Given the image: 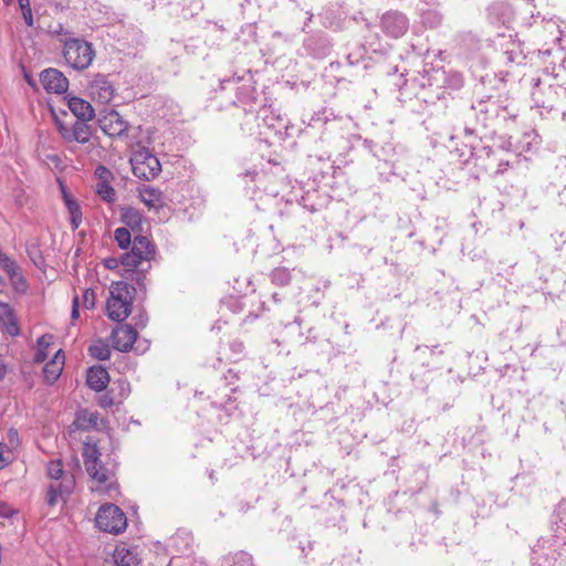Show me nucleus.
Listing matches in <instances>:
<instances>
[{
	"label": "nucleus",
	"mask_w": 566,
	"mask_h": 566,
	"mask_svg": "<svg viewBox=\"0 0 566 566\" xmlns=\"http://www.w3.org/2000/svg\"><path fill=\"white\" fill-rule=\"evenodd\" d=\"M109 382V375L102 366H92L87 369L86 384L94 391L104 390Z\"/></svg>",
	"instance_id": "16"
},
{
	"label": "nucleus",
	"mask_w": 566,
	"mask_h": 566,
	"mask_svg": "<svg viewBox=\"0 0 566 566\" xmlns=\"http://www.w3.org/2000/svg\"><path fill=\"white\" fill-rule=\"evenodd\" d=\"M2 507L3 510H0V514L3 516L10 515V510L4 504L2 505Z\"/></svg>",
	"instance_id": "51"
},
{
	"label": "nucleus",
	"mask_w": 566,
	"mask_h": 566,
	"mask_svg": "<svg viewBox=\"0 0 566 566\" xmlns=\"http://www.w3.org/2000/svg\"><path fill=\"white\" fill-rule=\"evenodd\" d=\"M380 28L388 38L399 39L408 31L409 19L400 11L389 10L381 15Z\"/></svg>",
	"instance_id": "6"
},
{
	"label": "nucleus",
	"mask_w": 566,
	"mask_h": 566,
	"mask_svg": "<svg viewBox=\"0 0 566 566\" xmlns=\"http://www.w3.org/2000/svg\"><path fill=\"white\" fill-rule=\"evenodd\" d=\"M52 336L51 335H42L39 339H38V346L39 348H43L44 350L50 346V340H51Z\"/></svg>",
	"instance_id": "39"
},
{
	"label": "nucleus",
	"mask_w": 566,
	"mask_h": 566,
	"mask_svg": "<svg viewBox=\"0 0 566 566\" xmlns=\"http://www.w3.org/2000/svg\"><path fill=\"white\" fill-rule=\"evenodd\" d=\"M139 191V198L140 200L148 207V208H160L164 203L163 192L154 187L150 186H143L138 189Z\"/></svg>",
	"instance_id": "20"
},
{
	"label": "nucleus",
	"mask_w": 566,
	"mask_h": 566,
	"mask_svg": "<svg viewBox=\"0 0 566 566\" xmlns=\"http://www.w3.org/2000/svg\"><path fill=\"white\" fill-rule=\"evenodd\" d=\"M15 290L24 292L27 290V281L23 277L22 273L19 272V276H15L14 280H11Z\"/></svg>",
	"instance_id": "38"
},
{
	"label": "nucleus",
	"mask_w": 566,
	"mask_h": 566,
	"mask_svg": "<svg viewBox=\"0 0 566 566\" xmlns=\"http://www.w3.org/2000/svg\"><path fill=\"white\" fill-rule=\"evenodd\" d=\"M137 339V331L130 325H119L112 333L113 345L120 352H129Z\"/></svg>",
	"instance_id": "14"
},
{
	"label": "nucleus",
	"mask_w": 566,
	"mask_h": 566,
	"mask_svg": "<svg viewBox=\"0 0 566 566\" xmlns=\"http://www.w3.org/2000/svg\"><path fill=\"white\" fill-rule=\"evenodd\" d=\"M273 284L279 286H286L291 283V272L286 268H275L270 274Z\"/></svg>",
	"instance_id": "25"
},
{
	"label": "nucleus",
	"mask_w": 566,
	"mask_h": 566,
	"mask_svg": "<svg viewBox=\"0 0 566 566\" xmlns=\"http://www.w3.org/2000/svg\"><path fill=\"white\" fill-rule=\"evenodd\" d=\"M436 349H438V346H434V347L431 349V352H432V353H434V352H436Z\"/></svg>",
	"instance_id": "58"
},
{
	"label": "nucleus",
	"mask_w": 566,
	"mask_h": 566,
	"mask_svg": "<svg viewBox=\"0 0 566 566\" xmlns=\"http://www.w3.org/2000/svg\"><path fill=\"white\" fill-rule=\"evenodd\" d=\"M67 104L77 120H90L94 117V109L87 101L80 97H71Z\"/></svg>",
	"instance_id": "19"
},
{
	"label": "nucleus",
	"mask_w": 566,
	"mask_h": 566,
	"mask_svg": "<svg viewBox=\"0 0 566 566\" xmlns=\"http://www.w3.org/2000/svg\"><path fill=\"white\" fill-rule=\"evenodd\" d=\"M84 465L88 475L97 483V489L106 490V483L112 478V472L99 461V451L93 446H87L83 453Z\"/></svg>",
	"instance_id": "5"
},
{
	"label": "nucleus",
	"mask_w": 566,
	"mask_h": 566,
	"mask_svg": "<svg viewBox=\"0 0 566 566\" xmlns=\"http://www.w3.org/2000/svg\"><path fill=\"white\" fill-rule=\"evenodd\" d=\"M48 475L56 481H61L63 476H70L71 474H67L63 470V464L61 460H54L50 461L46 467Z\"/></svg>",
	"instance_id": "30"
},
{
	"label": "nucleus",
	"mask_w": 566,
	"mask_h": 566,
	"mask_svg": "<svg viewBox=\"0 0 566 566\" xmlns=\"http://www.w3.org/2000/svg\"><path fill=\"white\" fill-rule=\"evenodd\" d=\"M539 85L541 78H533L534 88L532 91V99L536 107L544 108L549 112L555 107L556 90L552 85L542 90Z\"/></svg>",
	"instance_id": "13"
},
{
	"label": "nucleus",
	"mask_w": 566,
	"mask_h": 566,
	"mask_svg": "<svg viewBox=\"0 0 566 566\" xmlns=\"http://www.w3.org/2000/svg\"><path fill=\"white\" fill-rule=\"evenodd\" d=\"M56 127L62 138L67 143L76 142L85 144L90 142L92 136V128L86 120H75L72 126L56 120Z\"/></svg>",
	"instance_id": "7"
},
{
	"label": "nucleus",
	"mask_w": 566,
	"mask_h": 566,
	"mask_svg": "<svg viewBox=\"0 0 566 566\" xmlns=\"http://www.w3.org/2000/svg\"><path fill=\"white\" fill-rule=\"evenodd\" d=\"M273 300H274L275 302H279V301H280V300H279V296H277V294H276V293H274V294H273Z\"/></svg>",
	"instance_id": "55"
},
{
	"label": "nucleus",
	"mask_w": 566,
	"mask_h": 566,
	"mask_svg": "<svg viewBox=\"0 0 566 566\" xmlns=\"http://www.w3.org/2000/svg\"><path fill=\"white\" fill-rule=\"evenodd\" d=\"M96 526L106 533L119 534L127 526L124 512L114 504H104L98 509L95 517Z\"/></svg>",
	"instance_id": "4"
},
{
	"label": "nucleus",
	"mask_w": 566,
	"mask_h": 566,
	"mask_svg": "<svg viewBox=\"0 0 566 566\" xmlns=\"http://www.w3.org/2000/svg\"><path fill=\"white\" fill-rule=\"evenodd\" d=\"M228 348L230 353L226 357L227 360L235 363L243 358L244 345L241 340L233 339L232 342L229 343Z\"/></svg>",
	"instance_id": "27"
},
{
	"label": "nucleus",
	"mask_w": 566,
	"mask_h": 566,
	"mask_svg": "<svg viewBox=\"0 0 566 566\" xmlns=\"http://www.w3.org/2000/svg\"><path fill=\"white\" fill-rule=\"evenodd\" d=\"M0 265L9 275L10 280H14L15 276H19V272H21L20 266L12 261L8 255H4L0 260Z\"/></svg>",
	"instance_id": "31"
},
{
	"label": "nucleus",
	"mask_w": 566,
	"mask_h": 566,
	"mask_svg": "<svg viewBox=\"0 0 566 566\" xmlns=\"http://www.w3.org/2000/svg\"><path fill=\"white\" fill-rule=\"evenodd\" d=\"M228 374L230 375L231 379H238V376L232 373V370H229Z\"/></svg>",
	"instance_id": "53"
},
{
	"label": "nucleus",
	"mask_w": 566,
	"mask_h": 566,
	"mask_svg": "<svg viewBox=\"0 0 566 566\" xmlns=\"http://www.w3.org/2000/svg\"><path fill=\"white\" fill-rule=\"evenodd\" d=\"M13 0H3L6 4H10Z\"/></svg>",
	"instance_id": "56"
},
{
	"label": "nucleus",
	"mask_w": 566,
	"mask_h": 566,
	"mask_svg": "<svg viewBox=\"0 0 566 566\" xmlns=\"http://www.w3.org/2000/svg\"><path fill=\"white\" fill-rule=\"evenodd\" d=\"M22 15H23V19H24L25 24H27L28 27H33V24H34V20H33L32 10L23 11V12H22Z\"/></svg>",
	"instance_id": "43"
},
{
	"label": "nucleus",
	"mask_w": 566,
	"mask_h": 566,
	"mask_svg": "<svg viewBox=\"0 0 566 566\" xmlns=\"http://www.w3.org/2000/svg\"><path fill=\"white\" fill-rule=\"evenodd\" d=\"M64 201H65V206H66L70 214L78 216V213H82L78 203L75 200H73L69 195H66L65 192H64Z\"/></svg>",
	"instance_id": "35"
},
{
	"label": "nucleus",
	"mask_w": 566,
	"mask_h": 566,
	"mask_svg": "<svg viewBox=\"0 0 566 566\" xmlns=\"http://www.w3.org/2000/svg\"><path fill=\"white\" fill-rule=\"evenodd\" d=\"M133 174L143 180L154 179L161 171L158 158L147 148H139L130 157Z\"/></svg>",
	"instance_id": "3"
},
{
	"label": "nucleus",
	"mask_w": 566,
	"mask_h": 566,
	"mask_svg": "<svg viewBox=\"0 0 566 566\" xmlns=\"http://www.w3.org/2000/svg\"><path fill=\"white\" fill-rule=\"evenodd\" d=\"M111 297L107 300V315L115 322H122L132 312V293L126 282H114L111 285Z\"/></svg>",
	"instance_id": "2"
},
{
	"label": "nucleus",
	"mask_w": 566,
	"mask_h": 566,
	"mask_svg": "<svg viewBox=\"0 0 566 566\" xmlns=\"http://www.w3.org/2000/svg\"><path fill=\"white\" fill-rule=\"evenodd\" d=\"M82 221V213H78V216L71 214V222L74 229L78 228L80 223Z\"/></svg>",
	"instance_id": "47"
},
{
	"label": "nucleus",
	"mask_w": 566,
	"mask_h": 566,
	"mask_svg": "<svg viewBox=\"0 0 566 566\" xmlns=\"http://www.w3.org/2000/svg\"><path fill=\"white\" fill-rule=\"evenodd\" d=\"M40 81L49 93L62 94L67 91L69 80L56 69H46L41 72Z\"/></svg>",
	"instance_id": "11"
},
{
	"label": "nucleus",
	"mask_w": 566,
	"mask_h": 566,
	"mask_svg": "<svg viewBox=\"0 0 566 566\" xmlns=\"http://www.w3.org/2000/svg\"><path fill=\"white\" fill-rule=\"evenodd\" d=\"M4 255H6V254H4V253H2V252L0 251V260H1Z\"/></svg>",
	"instance_id": "57"
},
{
	"label": "nucleus",
	"mask_w": 566,
	"mask_h": 566,
	"mask_svg": "<svg viewBox=\"0 0 566 566\" xmlns=\"http://www.w3.org/2000/svg\"><path fill=\"white\" fill-rule=\"evenodd\" d=\"M83 306L91 310L95 306V292L92 289H86L83 293Z\"/></svg>",
	"instance_id": "34"
},
{
	"label": "nucleus",
	"mask_w": 566,
	"mask_h": 566,
	"mask_svg": "<svg viewBox=\"0 0 566 566\" xmlns=\"http://www.w3.org/2000/svg\"><path fill=\"white\" fill-rule=\"evenodd\" d=\"M231 401V397L228 396L227 400H213L212 401V405L217 408H223L226 407L227 403H229Z\"/></svg>",
	"instance_id": "48"
},
{
	"label": "nucleus",
	"mask_w": 566,
	"mask_h": 566,
	"mask_svg": "<svg viewBox=\"0 0 566 566\" xmlns=\"http://www.w3.org/2000/svg\"><path fill=\"white\" fill-rule=\"evenodd\" d=\"M114 403H115L114 398L109 391L102 395L98 399V405L105 409L111 408Z\"/></svg>",
	"instance_id": "36"
},
{
	"label": "nucleus",
	"mask_w": 566,
	"mask_h": 566,
	"mask_svg": "<svg viewBox=\"0 0 566 566\" xmlns=\"http://www.w3.org/2000/svg\"><path fill=\"white\" fill-rule=\"evenodd\" d=\"M132 234H134L130 230H128L126 227L117 228L114 232V239L117 242V245L126 250L132 242Z\"/></svg>",
	"instance_id": "29"
},
{
	"label": "nucleus",
	"mask_w": 566,
	"mask_h": 566,
	"mask_svg": "<svg viewBox=\"0 0 566 566\" xmlns=\"http://www.w3.org/2000/svg\"><path fill=\"white\" fill-rule=\"evenodd\" d=\"M119 389H120V396L122 398H125L128 396L129 394V384L126 382V381H120L119 382Z\"/></svg>",
	"instance_id": "45"
},
{
	"label": "nucleus",
	"mask_w": 566,
	"mask_h": 566,
	"mask_svg": "<svg viewBox=\"0 0 566 566\" xmlns=\"http://www.w3.org/2000/svg\"><path fill=\"white\" fill-rule=\"evenodd\" d=\"M102 419L96 411L82 409L76 413L74 426L83 431L96 430L99 428Z\"/></svg>",
	"instance_id": "18"
},
{
	"label": "nucleus",
	"mask_w": 566,
	"mask_h": 566,
	"mask_svg": "<svg viewBox=\"0 0 566 566\" xmlns=\"http://www.w3.org/2000/svg\"><path fill=\"white\" fill-rule=\"evenodd\" d=\"M134 319H135V324H136L137 327L144 328L146 326V324H147V319L148 318H147V315L145 313H140L138 315V317L135 316Z\"/></svg>",
	"instance_id": "40"
},
{
	"label": "nucleus",
	"mask_w": 566,
	"mask_h": 566,
	"mask_svg": "<svg viewBox=\"0 0 566 566\" xmlns=\"http://www.w3.org/2000/svg\"><path fill=\"white\" fill-rule=\"evenodd\" d=\"M443 15L436 9H429L422 12L421 21L428 28H437L442 23Z\"/></svg>",
	"instance_id": "26"
},
{
	"label": "nucleus",
	"mask_w": 566,
	"mask_h": 566,
	"mask_svg": "<svg viewBox=\"0 0 566 566\" xmlns=\"http://www.w3.org/2000/svg\"><path fill=\"white\" fill-rule=\"evenodd\" d=\"M74 486L75 479L73 475L63 476L61 481L50 483L46 492V503L50 506H55L60 501L65 502Z\"/></svg>",
	"instance_id": "10"
},
{
	"label": "nucleus",
	"mask_w": 566,
	"mask_h": 566,
	"mask_svg": "<svg viewBox=\"0 0 566 566\" xmlns=\"http://www.w3.org/2000/svg\"><path fill=\"white\" fill-rule=\"evenodd\" d=\"M53 360H56V361H63L64 363V355H61V350H59L54 357Z\"/></svg>",
	"instance_id": "50"
},
{
	"label": "nucleus",
	"mask_w": 566,
	"mask_h": 566,
	"mask_svg": "<svg viewBox=\"0 0 566 566\" xmlns=\"http://www.w3.org/2000/svg\"><path fill=\"white\" fill-rule=\"evenodd\" d=\"M99 128L109 137H122L128 130L129 124L115 111L98 118Z\"/></svg>",
	"instance_id": "9"
},
{
	"label": "nucleus",
	"mask_w": 566,
	"mask_h": 566,
	"mask_svg": "<svg viewBox=\"0 0 566 566\" xmlns=\"http://www.w3.org/2000/svg\"><path fill=\"white\" fill-rule=\"evenodd\" d=\"M0 319L6 325L7 332L10 335H19L20 327L18 325L17 317L14 315L12 307L7 303L0 302Z\"/></svg>",
	"instance_id": "21"
},
{
	"label": "nucleus",
	"mask_w": 566,
	"mask_h": 566,
	"mask_svg": "<svg viewBox=\"0 0 566 566\" xmlns=\"http://www.w3.org/2000/svg\"><path fill=\"white\" fill-rule=\"evenodd\" d=\"M18 3H19L21 12L27 11V10H32L30 0H18Z\"/></svg>",
	"instance_id": "46"
},
{
	"label": "nucleus",
	"mask_w": 566,
	"mask_h": 566,
	"mask_svg": "<svg viewBox=\"0 0 566 566\" xmlns=\"http://www.w3.org/2000/svg\"><path fill=\"white\" fill-rule=\"evenodd\" d=\"M130 252L135 256H140L143 262H149L155 258L156 248L147 237L136 234L133 240Z\"/></svg>",
	"instance_id": "15"
},
{
	"label": "nucleus",
	"mask_w": 566,
	"mask_h": 566,
	"mask_svg": "<svg viewBox=\"0 0 566 566\" xmlns=\"http://www.w3.org/2000/svg\"><path fill=\"white\" fill-rule=\"evenodd\" d=\"M2 448V444L0 443V449ZM6 460L2 455V452H0V463H3Z\"/></svg>",
	"instance_id": "54"
},
{
	"label": "nucleus",
	"mask_w": 566,
	"mask_h": 566,
	"mask_svg": "<svg viewBox=\"0 0 566 566\" xmlns=\"http://www.w3.org/2000/svg\"><path fill=\"white\" fill-rule=\"evenodd\" d=\"M96 192L97 195L106 202L112 203L116 200L115 189L112 187L111 182H96Z\"/></svg>",
	"instance_id": "28"
},
{
	"label": "nucleus",
	"mask_w": 566,
	"mask_h": 566,
	"mask_svg": "<svg viewBox=\"0 0 566 566\" xmlns=\"http://www.w3.org/2000/svg\"><path fill=\"white\" fill-rule=\"evenodd\" d=\"M46 357H48L46 352L43 348H38L35 356H34V361L43 363L46 359Z\"/></svg>",
	"instance_id": "44"
},
{
	"label": "nucleus",
	"mask_w": 566,
	"mask_h": 566,
	"mask_svg": "<svg viewBox=\"0 0 566 566\" xmlns=\"http://www.w3.org/2000/svg\"><path fill=\"white\" fill-rule=\"evenodd\" d=\"M229 566H254L253 557L245 552H238L231 557Z\"/></svg>",
	"instance_id": "32"
},
{
	"label": "nucleus",
	"mask_w": 566,
	"mask_h": 566,
	"mask_svg": "<svg viewBox=\"0 0 566 566\" xmlns=\"http://www.w3.org/2000/svg\"><path fill=\"white\" fill-rule=\"evenodd\" d=\"M95 176L97 178V182H112L113 174L105 166L99 165L95 170Z\"/></svg>",
	"instance_id": "33"
},
{
	"label": "nucleus",
	"mask_w": 566,
	"mask_h": 566,
	"mask_svg": "<svg viewBox=\"0 0 566 566\" xmlns=\"http://www.w3.org/2000/svg\"><path fill=\"white\" fill-rule=\"evenodd\" d=\"M62 366H63V361L59 363L56 360H51L50 363H48L44 366V368H43L44 378L49 384H53L54 381L57 380V378L60 377V375L62 373Z\"/></svg>",
	"instance_id": "24"
},
{
	"label": "nucleus",
	"mask_w": 566,
	"mask_h": 566,
	"mask_svg": "<svg viewBox=\"0 0 566 566\" xmlns=\"http://www.w3.org/2000/svg\"><path fill=\"white\" fill-rule=\"evenodd\" d=\"M87 90L91 98L101 104H108L115 95L113 83L109 81L108 76L104 74L94 75Z\"/></svg>",
	"instance_id": "8"
},
{
	"label": "nucleus",
	"mask_w": 566,
	"mask_h": 566,
	"mask_svg": "<svg viewBox=\"0 0 566 566\" xmlns=\"http://www.w3.org/2000/svg\"><path fill=\"white\" fill-rule=\"evenodd\" d=\"M7 374V367L6 365L2 363V360H0V380L3 379V377L6 376Z\"/></svg>",
	"instance_id": "49"
},
{
	"label": "nucleus",
	"mask_w": 566,
	"mask_h": 566,
	"mask_svg": "<svg viewBox=\"0 0 566 566\" xmlns=\"http://www.w3.org/2000/svg\"><path fill=\"white\" fill-rule=\"evenodd\" d=\"M8 441L12 449H15L20 444L19 433L15 429H10L8 431Z\"/></svg>",
	"instance_id": "37"
},
{
	"label": "nucleus",
	"mask_w": 566,
	"mask_h": 566,
	"mask_svg": "<svg viewBox=\"0 0 566 566\" xmlns=\"http://www.w3.org/2000/svg\"><path fill=\"white\" fill-rule=\"evenodd\" d=\"M63 56L69 66L76 71L86 70L95 57L93 44L84 39L71 38L64 41Z\"/></svg>",
	"instance_id": "1"
},
{
	"label": "nucleus",
	"mask_w": 566,
	"mask_h": 566,
	"mask_svg": "<svg viewBox=\"0 0 566 566\" xmlns=\"http://www.w3.org/2000/svg\"><path fill=\"white\" fill-rule=\"evenodd\" d=\"M120 221L129 228L130 231L136 234H140L143 231V214L142 212L133 207H124L120 209Z\"/></svg>",
	"instance_id": "17"
},
{
	"label": "nucleus",
	"mask_w": 566,
	"mask_h": 566,
	"mask_svg": "<svg viewBox=\"0 0 566 566\" xmlns=\"http://www.w3.org/2000/svg\"><path fill=\"white\" fill-rule=\"evenodd\" d=\"M104 264L107 269H115L120 264V259L117 258H108L105 259Z\"/></svg>",
	"instance_id": "41"
},
{
	"label": "nucleus",
	"mask_w": 566,
	"mask_h": 566,
	"mask_svg": "<svg viewBox=\"0 0 566 566\" xmlns=\"http://www.w3.org/2000/svg\"><path fill=\"white\" fill-rule=\"evenodd\" d=\"M78 297L77 296H74L73 298V302H72V313H71V317L72 319H76L80 315L78 313Z\"/></svg>",
	"instance_id": "42"
},
{
	"label": "nucleus",
	"mask_w": 566,
	"mask_h": 566,
	"mask_svg": "<svg viewBox=\"0 0 566 566\" xmlns=\"http://www.w3.org/2000/svg\"><path fill=\"white\" fill-rule=\"evenodd\" d=\"M114 560L117 566H138L137 554L125 545L117 546L114 552Z\"/></svg>",
	"instance_id": "22"
},
{
	"label": "nucleus",
	"mask_w": 566,
	"mask_h": 566,
	"mask_svg": "<svg viewBox=\"0 0 566 566\" xmlns=\"http://www.w3.org/2000/svg\"><path fill=\"white\" fill-rule=\"evenodd\" d=\"M428 349H430V348H429V346H427V345H418V346L416 347V350H417V352H423V353H424V352H426V350H428Z\"/></svg>",
	"instance_id": "52"
},
{
	"label": "nucleus",
	"mask_w": 566,
	"mask_h": 566,
	"mask_svg": "<svg viewBox=\"0 0 566 566\" xmlns=\"http://www.w3.org/2000/svg\"><path fill=\"white\" fill-rule=\"evenodd\" d=\"M143 261L140 260V256H135L130 251L124 253L120 256V265L123 266L124 271L127 273H130V275H136V277L132 276V280L136 281V284L139 289H145L144 279H145V272L148 271L150 265L146 269L143 268Z\"/></svg>",
	"instance_id": "12"
},
{
	"label": "nucleus",
	"mask_w": 566,
	"mask_h": 566,
	"mask_svg": "<svg viewBox=\"0 0 566 566\" xmlns=\"http://www.w3.org/2000/svg\"><path fill=\"white\" fill-rule=\"evenodd\" d=\"M90 355L99 360H106L111 357L109 346L103 340H96L88 347Z\"/></svg>",
	"instance_id": "23"
}]
</instances>
